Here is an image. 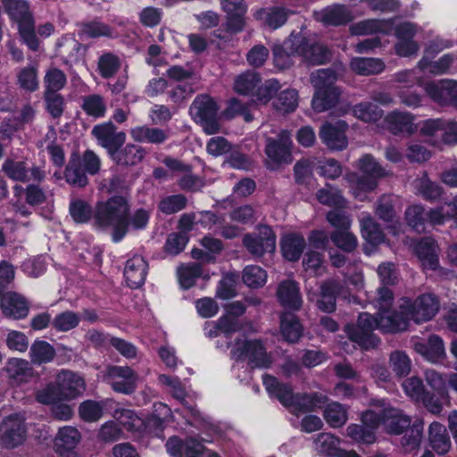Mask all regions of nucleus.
<instances>
[{"instance_id": "nucleus-1", "label": "nucleus", "mask_w": 457, "mask_h": 457, "mask_svg": "<svg viewBox=\"0 0 457 457\" xmlns=\"http://www.w3.org/2000/svg\"><path fill=\"white\" fill-rule=\"evenodd\" d=\"M262 382L269 395L271 397H276L293 414L292 422L295 426H299L301 430L312 433L322 428L321 419L308 413L321 408V404L327 400L325 396L318 395H295L289 386L280 384L276 378L270 375H264Z\"/></svg>"}, {"instance_id": "nucleus-2", "label": "nucleus", "mask_w": 457, "mask_h": 457, "mask_svg": "<svg viewBox=\"0 0 457 457\" xmlns=\"http://www.w3.org/2000/svg\"><path fill=\"white\" fill-rule=\"evenodd\" d=\"M94 224L102 229H111L112 241L120 243L128 234L129 227L143 228V207L133 215L126 195H112L95 205Z\"/></svg>"}, {"instance_id": "nucleus-3", "label": "nucleus", "mask_w": 457, "mask_h": 457, "mask_svg": "<svg viewBox=\"0 0 457 457\" xmlns=\"http://www.w3.org/2000/svg\"><path fill=\"white\" fill-rule=\"evenodd\" d=\"M376 410H369L361 415V425L351 424L346 435L357 443L372 444L375 441V430L379 425L390 434H401L410 426V419L396 409L389 407L385 402Z\"/></svg>"}, {"instance_id": "nucleus-4", "label": "nucleus", "mask_w": 457, "mask_h": 457, "mask_svg": "<svg viewBox=\"0 0 457 457\" xmlns=\"http://www.w3.org/2000/svg\"><path fill=\"white\" fill-rule=\"evenodd\" d=\"M273 62L279 70L290 68L293 57L299 56L312 64H321L330 58V51L318 42L315 35L306 36L303 31L292 32L282 43L272 48Z\"/></svg>"}, {"instance_id": "nucleus-5", "label": "nucleus", "mask_w": 457, "mask_h": 457, "mask_svg": "<svg viewBox=\"0 0 457 457\" xmlns=\"http://www.w3.org/2000/svg\"><path fill=\"white\" fill-rule=\"evenodd\" d=\"M245 312V308L241 303L234 302L227 306L226 312L222 315L228 316V320L235 325L234 331L240 333L234 340V344L230 345L231 358L234 360H248L255 367L267 368L271 361L262 343L246 337V334L255 332V328L252 323L239 320V316L243 315Z\"/></svg>"}, {"instance_id": "nucleus-6", "label": "nucleus", "mask_w": 457, "mask_h": 457, "mask_svg": "<svg viewBox=\"0 0 457 457\" xmlns=\"http://www.w3.org/2000/svg\"><path fill=\"white\" fill-rule=\"evenodd\" d=\"M399 313L395 317L382 319L379 326L383 332H398L405 330L411 320L416 323L430 320L439 310V302L432 294H423L414 300L403 297L398 301Z\"/></svg>"}, {"instance_id": "nucleus-7", "label": "nucleus", "mask_w": 457, "mask_h": 457, "mask_svg": "<svg viewBox=\"0 0 457 457\" xmlns=\"http://www.w3.org/2000/svg\"><path fill=\"white\" fill-rule=\"evenodd\" d=\"M394 302V295L392 291L386 287H381L378 289V295L373 303L375 308L378 309V318H374L369 313H361L359 316L357 325L347 326L345 331L352 342L356 343L364 349L375 347L378 344V339L374 336L373 330L378 328L381 330L379 323L382 319L387 316L395 317L399 313V309L391 312L390 308Z\"/></svg>"}, {"instance_id": "nucleus-8", "label": "nucleus", "mask_w": 457, "mask_h": 457, "mask_svg": "<svg viewBox=\"0 0 457 457\" xmlns=\"http://www.w3.org/2000/svg\"><path fill=\"white\" fill-rule=\"evenodd\" d=\"M9 20L17 24L21 40L28 48L37 52L40 41L36 34L35 19L27 0H1Z\"/></svg>"}, {"instance_id": "nucleus-9", "label": "nucleus", "mask_w": 457, "mask_h": 457, "mask_svg": "<svg viewBox=\"0 0 457 457\" xmlns=\"http://www.w3.org/2000/svg\"><path fill=\"white\" fill-rule=\"evenodd\" d=\"M354 167L361 174L360 178L356 174L348 177L351 190L354 197L363 201L367 195L372 192L378 185V179L387 175V172L370 154H364L354 164Z\"/></svg>"}, {"instance_id": "nucleus-10", "label": "nucleus", "mask_w": 457, "mask_h": 457, "mask_svg": "<svg viewBox=\"0 0 457 457\" xmlns=\"http://www.w3.org/2000/svg\"><path fill=\"white\" fill-rule=\"evenodd\" d=\"M337 79V74L331 69H320L312 73L311 82L315 88L312 106L315 112H325L338 102L341 92L334 86Z\"/></svg>"}, {"instance_id": "nucleus-11", "label": "nucleus", "mask_w": 457, "mask_h": 457, "mask_svg": "<svg viewBox=\"0 0 457 457\" xmlns=\"http://www.w3.org/2000/svg\"><path fill=\"white\" fill-rule=\"evenodd\" d=\"M159 381L162 385L168 386L173 396L179 400L183 404V408L181 410L176 411V413L182 414L183 417L187 420V422L195 426H197L198 423L203 421L204 426L206 427V428L210 427V429L216 432V427L214 425L209 423L204 418H202L200 412L193 406L187 405V402L186 401V388L178 378H173L163 374L159 377Z\"/></svg>"}, {"instance_id": "nucleus-12", "label": "nucleus", "mask_w": 457, "mask_h": 457, "mask_svg": "<svg viewBox=\"0 0 457 457\" xmlns=\"http://www.w3.org/2000/svg\"><path fill=\"white\" fill-rule=\"evenodd\" d=\"M190 112L207 135L220 131V126L217 120L218 106L212 98L208 96L197 97L194 101Z\"/></svg>"}, {"instance_id": "nucleus-13", "label": "nucleus", "mask_w": 457, "mask_h": 457, "mask_svg": "<svg viewBox=\"0 0 457 457\" xmlns=\"http://www.w3.org/2000/svg\"><path fill=\"white\" fill-rule=\"evenodd\" d=\"M451 46V41L442 38H436L426 49L425 55L420 61V70H422L424 74L430 73L438 75L447 72L454 61L453 54H445L436 62H432L430 58L434 54H436Z\"/></svg>"}, {"instance_id": "nucleus-14", "label": "nucleus", "mask_w": 457, "mask_h": 457, "mask_svg": "<svg viewBox=\"0 0 457 457\" xmlns=\"http://www.w3.org/2000/svg\"><path fill=\"white\" fill-rule=\"evenodd\" d=\"M92 135L96 138L98 145L106 149L112 158L117 154L126 141V133L117 131V127L110 120L96 125L92 129Z\"/></svg>"}, {"instance_id": "nucleus-15", "label": "nucleus", "mask_w": 457, "mask_h": 457, "mask_svg": "<svg viewBox=\"0 0 457 457\" xmlns=\"http://www.w3.org/2000/svg\"><path fill=\"white\" fill-rule=\"evenodd\" d=\"M392 22V31H395L398 39L395 45V53L403 57L415 54L419 50V46L412 38L418 31L417 27L400 19H394Z\"/></svg>"}, {"instance_id": "nucleus-16", "label": "nucleus", "mask_w": 457, "mask_h": 457, "mask_svg": "<svg viewBox=\"0 0 457 457\" xmlns=\"http://www.w3.org/2000/svg\"><path fill=\"white\" fill-rule=\"evenodd\" d=\"M246 249L254 255L262 256L265 253H273L276 249V236L268 226H260L257 232L246 235L243 240Z\"/></svg>"}, {"instance_id": "nucleus-17", "label": "nucleus", "mask_w": 457, "mask_h": 457, "mask_svg": "<svg viewBox=\"0 0 457 457\" xmlns=\"http://www.w3.org/2000/svg\"><path fill=\"white\" fill-rule=\"evenodd\" d=\"M56 384L62 401L76 399L86 390L84 378L71 370H61L56 377Z\"/></svg>"}, {"instance_id": "nucleus-18", "label": "nucleus", "mask_w": 457, "mask_h": 457, "mask_svg": "<svg viewBox=\"0 0 457 457\" xmlns=\"http://www.w3.org/2000/svg\"><path fill=\"white\" fill-rule=\"evenodd\" d=\"M87 46L77 40L73 34H64L55 44V54L66 65L79 62L85 55Z\"/></svg>"}, {"instance_id": "nucleus-19", "label": "nucleus", "mask_w": 457, "mask_h": 457, "mask_svg": "<svg viewBox=\"0 0 457 457\" xmlns=\"http://www.w3.org/2000/svg\"><path fill=\"white\" fill-rule=\"evenodd\" d=\"M347 129L348 125L343 120L324 123L320 129L321 142L332 151L345 149L348 145Z\"/></svg>"}, {"instance_id": "nucleus-20", "label": "nucleus", "mask_w": 457, "mask_h": 457, "mask_svg": "<svg viewBox=\"0 0 457 457\" xmlns=\"http://www.w3.org/2000/svg\"><path fill=\"white\" fill-rule=\"evenodd\" d=\"M166 448L172 457H219L216 453L206 449L193 438L182 443L179 438L171 437L168 440Z\"/></svg>"}, {"instance_id": "nucleus-21", "label": "nucleus", "mask_w": 457, "mask_h": 457, "mask_svg": "<svg viewBox=\"0 0 457 457\" xmlns=\"http://www.w3.org/2000/svg\"><path fill=\"white\" fill-rule=\"evenodd\" d=\"M292 141L287 130L278 134V139L267 138L265 152L268 158L276 164L289 163L292 162Z\"/></svg>"}, {"instance_id": "nucleus-22", "label": "nucleus", "mask_w": 457, "mask_h": 457, "mask_svg": "<svg viewBox=\"0 0 457 457\" xmlns=\"http://www.w3.org/2000/svg\"><path fill=\"white\" fill-rule=\"evenodd\" d=\"M107 377L113 379L111 386L113 391L130 395L136 389V380L133 370L129 366H109Z\"/></svg>"}, {"instance_id": "nucleus-23", "label": "nucleus", "mask_w": 457, "mask_h": 457, "mask_svg": "<svg viewBox=\"0 0 457 457\" xmlns=\"http://www.w3.org/2000/svg\"><path fill=\"white\" fill-rule=\"evenodd\" d=\"M427 94L441 104H451L457 107V82L453 80H438L427 83Z\"/></svg>"}, {"instance_id": "nucleus-24", "label": "nucleus", "mask_w": 457, "mask_h": 457, "mask_svg": "<svg viewBox=\"0 0 457 457\" xmlns=\"http://www.w3.org/2000/svg\"><path fill=\"white\" fill-rule=\"evenodd\" d=\"M412 345L419 354L431 362H437L445 355L442 339L435 335L430 336L428 339L413 338Z\"/></svg>"}, {"instance_id": "nucleus-25", "label": "nucleus", "mask_w": 457, "mask_h": 457, "mask_svg": "<svg viewBox=\"0 0 457 457\" xmlns=\"http://www.w3.org/2000/svg\"><path fill=\"white\" fill-rule=\"evenodd\" d=\"M314 18L325 25L339 26L353 20V11L344 5L334 4L313 12Z\"/></svg>"}, {"instance_id": "nucleus-26", "label": "nucleus", "mask_w": 457, "mask_h": 457, "mask_svg": "<svg viewBox=\"0 0 457 457\" xmlns=\"http://www.w3.org/2000/svg\"><path fill=\"white\" fill-rule=\"evenodd\" d=\"M87 175V162H83V154L79 155V153L73 152L64 170L67 183L74 187H85L88 184Z\"/></svg>"}, {"instance_id": "nucleus-27", "label": "nucleus", "mask_w": 457, "mask_h": 457, "mask_svg": "<svg viewBox=\"0 0 457 457\" xmlns=\"http://www.w3.org/2000/svg\"><path fill=\"white\" fill-rule=\"evenodd\" d=\"M79 28L78 35L80 39L85 38H116L118 32L110 25L101 21L98 18H95L88 21H81L77 24Z\"/></svg>"}, {"instance_id": "nucleus-28", "label": "nucleus", "mask_w": 457, "mask_h": 457, "mask_svg": "<svg viewBox=\"0 0 457 457\" xmlns=\"http://www.w3.org/2000/svg\"><path fill=\"white\" fill-rule=\"evenodd\" d=\"M415 117L410 112H392L384 120L385 128L395 135H411L418 129Z\"/></svg>"}, {"instance_id": "nucleus-29", "label": "nucleus", "mask_w": 457, "mask_h": 457, "mask_svg": "<svg viewBox=\"0 0 457 457\" xmlns=\"http://www.w3.org/2000/svg\"><path fill=\"white\" fill-rule=\"evenodd\" d=\"M414 251L425 270H436L439 267L438 246L436 242L426 237L421 239L415 246Z\"/></svg>"}, {"instance_id": "nucleus-30", "label": "nucleus", "mask_w": 457, "mask_h": 457, "mask_svg": "<svg viewBox=\"0 0 457 457\" xmlns=\"http://www.w3.org/2000/svg\"><path fill=\"white\" fill-rule=\"evenodd\" d=\"M340 439L330 433L320 434L314 441L315 450L327 456L361 457L353 451L340 449Z\"/></svg>"}, {"instance_id": "nucleus-31", "label": "nucleus", "mask_w": 457, "mask_h": 457, "mask_svg": "<svg viewBox=\"0 0 457 457\" xmlns=\"http://www.w3.org/2000/svg\"><path fill=\"white\" fill-rule=\"evenodd\" d=\"M232 321H230L228 316H221L216 321H207L204 324V335L210 338L217 337L220 335L226 339V344H220V341L217 343L219 348H231L232 342L228 341L232 337V334L235 333Z\"/></svg>"}, {"instance_id": "nucleus-32", "label": "nucleus", "mask_w": 457, "mask_h": 457, "mask_svg": "<svg viewBox=\"0 0 457 457\" xmlns=\"http://www.w3.org/2000/svg\"><path fill=\"white\" fill-rule=\"evenodd\" d=\"M393 20H365L350 26L349 30L353 36H365L370 34L387 35L392 32Z\"/></svg>"}, {"instance_id": "nucleus-33", "label": "nucleus", "mask_w": 457, "mask_h": 457, "mask_svg": "<svg viewBox=\"0 0 457 457\" xmlns=\"http://www.w3.org/2000/svg\"><path fill=\"white\" fill-rule=\"evenodd\" d=\"M290 14L292 12L284 7H269L256 11L254 17L264 26L277 29L286 23Z\"/></svg>"}, {"instance_id": "nucleus-34", "label": "nucleus", "mask_w": 457, "mask_h": 457, "mask_svg": "<svg viewBox=\"0 0 457 457\" xmlns=\"http://www.w3.org/2000/svg\"><path fill=\"white\" fill-rule=\"evenodd\" d=\"M1 307L5 316L15 320L27 317L29 313L28 303L24 297L15 292H8L2 299Z\"/></svg>"}, {"instance_id": "nucleus-35", "label": "nucleus", "mask_w": 457, "mask_h": 457, "mask_svg": "<svg viewBox=\"0 0 457 457\" xmlns=\"http://www.w3.org/2000/svg\"><path fill=\"white\" fill-rule=\"evenodd\" d=\"M222 9L228 16V28L232 32L241 31L245 26L244 15L246 12L243 0H224Z\"/></svg>"}, {"instance_id": "nucleus-36", "label": "nucleus", "mask_w": 457, "mask_h": 457, "mask_svg": "<svg viewBox=\"0 0 457 457\" xmlns=\"http://www.w3.org/2000/svg\"><path fill=\"white\" fill-rule=\"evenodd\" d=\"M278 298L284 307L299 310L302 306V298L299 287L295 282L286 280L279 284L277 291Z\"/></svg>"}, {"instance_id": "nucleus-37", "label": "nucleus", "mask_w": 457, "mask_h": 457, "mask_svg": "<svg viewBox=\"0 0 457 457\" xmlns=\"http://www.w3.org/2000/svg\"><path fill=\"white\" fill-rule=\"evenodd\" d=\"M281 252L285 259L297 261L305 247L304 237L298 233H288L281 238Z\"/></svg>"}, {"instance_id": "nucleus-38", "label": "nucleus", "mask_w": 457, "mask_h": 457, "mask_svg": "<svg viewBox=\"0 0 457 457\" xmlns=\"http://www.w3.org/2000/svg\"><path fill=\"white\" fill-rule=\"evenodd\" d=\"M123 275L129 287L136 289L143 286V254H135L126 262Z\"/></svg>"}, {"instance_id": "nucleus-39", "label": "nucleus", "mask_w": 457, "mask_h": 457, "mask_svg": "<svg viewBox=\"0 0 457 457\" xmlns=\"http://www.w3.org/2000/svg\"><path fill=\"white\" fill-rule=\"evenodd\" d=\"M165 162L171 170H178L183 173V177L179 179V186L183 189L196 191L203 187V181L191 174L188 165L174 159H168Z\"/></svg>"}, {"instance_id": "nucleus-40", "label": "nucleus", "mask_w": 457, "mask_h": 457, "mask_svg": "<svg viewBox=\"0 0 457 457\" xmlns=\"http://www.w3.org/2000/svg\"><path fill=\"white\" fill-rule=\"evenodd\" d=\"M55 355L54 347L45 340L36 339L29 349L30 360L32 363L37 365L53 361Z\"/></svg>"}, {"instance_id": "nucleus-41", "label": "nucleus", "mask_w": 457, "mask_h": 457, "mask_svg": "<svg viewBox=\"0 0 457 457\" xmlns=\"http://www.w3.org/2000/svg\"><path fill=\"white\" fill-rule=\"evenodd\" d=\"M351 70L362 76L378 74L384 71L385 64L378 58L354 57L350 62Z\"/></svg>"}, {"instance_id": "nucleus-42", "label": "nucleus", "mask_w": 457, "mask_h": 457, "mask_svg": "<svg viewBox=\"0 0 457 457\" xmlns=\"http://www.w3.org/2000/svg\"><path fill=\"white\" fill-rule=\"evenodd\" d=\"M336 295L346 297L343 290H339L335 282H328L321 286L320 294L316 299L317 305L321 311L330 312L335 310Z\"/></svg>"}, {"instance_id": "nucleus-43", "label": "nucleus", "mask_w": 457, "mask_h": 457, "mask_svg": "<svg viewBox=\"0 0 457 457\" xmlns=\"http://www.w3.org/2000/svg\"><path fill=\"white\" fill-rule=\"evenodd\" d=\"M280 331L287 342L295 343L301 337L303 327L294 314L286 312L281 316Z\"/></svg>"}, {"instance_id": "nucleus-44", "label": "nucleus", "mask_w": 457, "mask_h": 457, "mask_svg": "<svg viewBox=\"0 0 457 457\" xmlns=\"http://www.w3.org/2000/svg\"><path fill=\"white\" fill-rule=\"evenodd\" d=\"M80 321V313L66 310L54 316L52 321V328L56 332H69L76 328Z\"/></svg>"}, {"instance_id": "nucleus-45", "label": "nucleus", "mask_w": 457, "mask_h": 457, "mask_svg": "<svg viewBox=\"0 0 457 457\" xmlns=\"http://www.w3.org/2000/svg\"><path fill=\"white\" fill-rule=\"evenodd\" d=\"M429 441L431 446L439 454L447 453L451 446L445 426L437 422L432 423L429 427Z\"/></svg>"}, {"instance_id": "nucleus-46", "label": "nucleus", "mask_w": 457, "mask_h": 457, "mask_svg": "<svg viewBox=\"0 0 457 457\" xmlns=\"http://www.w3.org/2000/svg\"><path fill=\"white\" fill-rule=\"evenodd\" d=\"M69 212L77 224H85L94 220L95 208L82 199H73L69 205Z\"/></svg>"}, {"instance_id": "nucleus-47", "label": "nucleus", "mask_w": 457, "mask_h": 457, "mask_svg": "<svg viewBox=\"0 0 457 457\" xmlns=\"http://www.w3.org/2000/svg\"><path fill=\"white\" fill-rule=\"evenodd\" d=\"M112 160L119 165H135L143 160V148L141 146L127 144L123 149H119Z\"/></svg>"}, {"instance_id": "nucleus-48", "label": "nucleus", "mask_w": 457, "mask_h": 457, "mask_svg": "<svg viewBox=\"0 0 457 457\" xmlns=\"http://www.w3.org/2000/svg\"><path fill=\"white\" fill-rule=\"evenodd\" d=\"M443 129L444 120L441 119H428L420 123L421 136L427 137L433 145H439L442 143Z\"/></svg>"}, {"instance_id": "nucleus-49", "label": "nucleus", "mask_w": 457, "mask_h": 457, "mask_svg": "<svg viewBox=\"0 0 457 457\" xmlns=\"http://www.w3.org/2000/svg\"><path fill=\"white\" fill-rule=\"evenodd\" d=\"M81 109L87 116L95 119L103 118L106 113V104L104 97L98 94L83 96Z\"/></svg>"}, {"instance_id": "nucleus-50", "label": "nucleus", "mask_w": 457, "mask_h": 457, "mask_svg": "<svg viewBox=\"0 0 457 457\" xmlns=\"http://www.w3.org/2000/svg\"><path fill=\"white\" fill-rule=\"evenodd\" d=\"M201 244L206 251L195 248L191 253L192 257L198 261L212 262L214 260L213 254L220 253L222 249L221 242L212 237H204Z\"/></svg>"}, {"instance_id": "nucleus-51", "label": "nucleus", "mask_w": 457, "mask_h": 457, "mask_svg": "<svg viewBox=\"0 0 457 457\" xmlns=\"http://www.w3.org/2000/svg\"><path fill=\"white\" fill-rule=\"evenodd\" d=\"M260 82L261 78L257 73L247 71L238 75L235 79L234 89L240 95H253Z\"/></svg>"}, {"instance_id": "nucleus-52", "label": "nucleus", "mask_w": 457, "mask_h": 457, "mask_svg": "<svg viewBox=\"0 0 457 457\" xmlns=\"http://www.w3.org/2000/svg\"><path fill=\"white\" fill-rule=\"evenodd\" d=\"M323 416L330 427L340 428L347 420V410L341 403L332 402L326 406Z\"/></svg>"}, {"instance_id": "nucleus-53", "label": "nucleus", "mask_w": 457, "mask_h": 457, "mask_svg": "<svg viewBox=\"0 0 457 457\" xmlns=\"http://www.w3.org/2000/svg\"><path fill=\"white\" fill-rule=\"evenodd\" d=\"M120 68V60L113 53H104L98 59L97 71L103 79L113 77Z\"/></svg>"}, {"instance_id": "nucleus-54", "label": "nucleus", "mask_w": 457, "mask_h": 457, "mask_svg": "<svg viewBox=\"0 0 457 457\" xmlns=\"http://www.w3.org/2000/svg\"><path fill=\"white\" fill-rule=\"evenodd\" d=\"M2 170L13 181L26 182L29 180V169L23 161L7 158L2 165Z\"/></svg>"}, {"instance_id": "nucleus-55", "label": "nucleus", "mask_w": 457, "mask_h": 457, "mask_svg": "<svg viewBox=\"0 0 457 457\" xmlns=\"http://www.w3.org/2000/svg\"><path fill=\"white\" fill-rule=\"evenodd\" d=\"M361 228L363 238L370 245H377L384 241V235L370 215L361 219Z\"/></svg>"}, {"instance_id": "nucleus-56", "label": "nucleus", "mask_w": 457, "mask_h": 457, "mask_svg": "<svg viewBox=\"0 0 457 457\" xmlns=\"http://www.w3.org/2000/svg\"><path fill=\"white\" fill-rule=\"evenodd\" d=\"M429 219L431 224L439 225L446 220L453 219L457 223V196L451 203H446L440 207L431 210Z\"/></svg>"}, {"instance_id": "nucleus-57", "label": "nucleus", "mask_w": 457, "mask_h": 457, "mask_svg": "<svg viewBox=\"0 0 457 457\" xmlns=\"http://www.w3.org/2000/svg\"><path fill=\"white\" fill-rule=\"evenodd\" d=\"M79 415L85 422H96L104 415V405L95 400H85L79 406Z\"/></svg>"}, {"instance_id": "nucleus-58", "label": "nucleus", "mask_w": 457, "mask_h": 457, "mask_svg": "<svg viewBox=\"0 0 457 457\" xmlns=\"http://www.w3.org/2000/svg\"><path fill=\"white\" fill-rule=\"evenodd\" d=\"M5 370L10 378L20 382L26 381V378L31 376L32 368L29 363L23 359L12 358L6 364Z\"/></svg>"}, {"instance_id": "nucleus-59", "label": "nucleus", "mask_w": 457, "mask_h": 457, "mask_svg": "<svg viewBox=\"0 0 457 457\" xmlns=\"http://www.w3.org/2000/svg\"><path fill=\"white\" fill-rule=\"evenodd\" d=\"M429 215L430 212H425L420 205L410 206L405 212L408 225L418 232H421L425 229L424 226L426 221L431 223Z\"/></svg>"}, {"instance_id": "nucleus-60", "label": "nucleus", "mask_w": 457, "mask_h": 457, "mask_svg": "<svg viewBox=\"0 0 457 457\" xmlns=\"http://www.w3.org/2000/svg\"><path fill=\"white\" fill-rule=\"evenodd\" d=\"M26 436V430L21 423H14L5 428L2 440L6 448H15L21 445Z\"/></svg>"}, {"instance_id": "nucleus-61", "label": "nucleus", "mask_w": 457, "mask_h": 457, "mask_svg": "<svg viewBox=\"0 0 457 457\" xmlns=\"http://www.w3.org/2000/svg\"><path fill=\"white\" fill-rule=\"evenodd\" d=\"M353 114L365 122H375L382 116V111L370 102H363L353 106Z\"/></svg>"}, {"instance_id": "nucleus-62", "label": "nucleus", "mask_w": 457, "mask_h": 457, "mask_svg": "<svg viewBox=\"0 0 457 457\" xmlns=\"http://www.w3.org/2000/svg\"><path fill=\"white\" fill-rule=\"evenodd\" d=\"M201 276H203V271L199 264L181 265L178 269L179 282L185 289L194 286L195 279Z\"/></svg>"}, {"instance_id": "nucleus-63", "label": "nucleus", "mask_w": 457, "mask_h": 457, "mask_svg": "<svg viewBox=\"0 0 457 457\" xmlns=\"http://www.w3.org/2000/svg\"><path fill=\"white\" fill-rule=\"evenodd\" d=\"M46 86L45 92L58 93L62 89L67 83V77L65 73L58 68L49 69L44 78Z\"/></svg>"}, {"instance_id": "nucleus-64", "label": "nucleus", "mask_w": 457, "mask_h": 457, "mask_svg": "<svg viewBox=\"0 0 457 457\" xmlns=\"http://www.w3.org/2000/svg\"><path fill=\"white\" fill-rule=\"evenodd\" d=\"M80 434L79 430L73 427H64L59 429L56 436V445L66 451H71L79 443Z\"/></svg>"}]
</instances>
